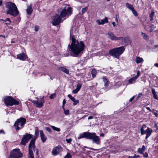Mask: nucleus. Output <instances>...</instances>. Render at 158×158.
<instances>
[{
    "label": "nucleus",
    "mask_w": 158,
    "mask_h": 158,
    "mask_svg": "<svg viewBox=\"0 0 158 158\" xmlns=\"http://www.w3.org/2000/svg\"><path fill=\"white\" fill-rule=\"evenodd\" d=\"M96 22L98 25L103 24L108 22V18L107 17H105L104 19H98L96 21Z\"/></svg>",
    "instance_id": "19"
},
{
    "label": "nucleus",
    "mask_w": 158,
    "mask_h": 158,
    "mask_svg": "<svg viewBox=\"0 0 158 158\" xmlns=\"http://www.w3.org/2000/svg\"><path fill=\"white\" fill-rule=\"evenodd\" d=\"M17 58L20 60H24L27 58V56L24 53H23L18 55Z\"/></svg>",
    "instance_id": "16"
},
{
    "label": "nucleus",
    "mask_w": 158,
    "mask_h": 158,
    "mask_svg": "<svg viewBox=\"0 0 158 158\" xmlns=\"http://www.w3.org/2000/svg\"><path fill=\"white\" fill-rule=\"evenodd\" d=\"M146 108L147 110H149V111H150V112H152V110L150 109L149 107H146Z\"/></svg>",
    "instance_id": "54"
},
{
    "label": "nucleus",
    "mask_w": 158,
    "mask_h": 158,
    "mask_svg": "<svg viewBox=\"0 0 158 158\" xmlns=\"http://www.w3.org/2000/svg\"><path fill=\"white\" fill-rule=\"evenodd\" d=\"M108 37L110 40L113 41H118L121 39V37H117L111 32H109L107 33Z\"/></svg>",
    "instance_id": "14"
},
{
    "label": "nucleus",
    "mask_w": 158,
    "mask_h": 158,
    "mask_svg": "<svg viewBox=\"0 0 158 158\" xmlns=\"http://www.w3.org/2000/svg\"><path fill=\"white\" fill-rule=\"evenodd\" d=\"M63 109L64 111V113L66 115H68L69 114V110H65L64 107H63Z\"/></svg>",
    "instance_id": "29"
},
{
    "label": "nucleus",
    "mask_w": 158,
    "mask_h": 158,
    "mask_svg": "<svg viewBox=\"0 0 158 158\" xmlns=\"http://www.w3.org/2000/svg\"><path fill=\"white\" fill-rule=\"evenodd\" d=\"M142 93H140V94H139L138 95V96L137 97V98H139L141 96H142Z\"/></svg>",
    "instance_id": "55"
},
{
    "label": "nucleus",
    "mask_w": 158,
    "mask_h": 158,
    "mask_svg": "<svg viewBox=\"0 0 158 158\" xmlns=\"http://www.w3.org/2000/svg\"><path fill=\"white\" fill-rule=\"evenodd\" d=\"M93 118V117L92 116H89L88 118V119L89 120L90 119H92Z\"/></svg>",
    "instance_id": "56"
},
{
    "label": "nucleus",
    "mask_w": 158,
    "mask_h": 158,
    "mask_svg": "<svg viewBox=\"0 0 158 158\" xmlns=\"http://www.w3.org/2000/svg\"><path fill=\"white\" fill-rule=\"evenodd\" d=\"M39 27L37 26H35V30L36 31H37L38 30Z\"/></svg>",
    "instance_id": "53"
},
{
    "label": "nucleus",
    "mask_w": 158,
    "mask_h": 158,
    "mask_svg": "<svg viewBox=\"0 0 158 158\" xmlns=\"http://www.w3.org/2000/svg\"><path fill=\"white\" fill-rule=\"evenodd\" d=\"M40 136L42 142L43 143L45 142L47 139L46 136L45 135L42 130H40Z\"/></svg>",
    "instance_id": "17"
},
{
    "label": "nucleus",
    "mask_w": 158,
    "mask_h": 158,
    "mask_svg": "<svg viewBox=\"0 0 158 158\" xmlns=\"http://www.w3.org/2000/svg\"><path fill=\"white\" fill-rule=\"evenodd\" d=\"M145 149V146L144 145H143L142 148H139L138 149V152L141 154H143Z\"/></svg>",
    "instance_id": "22"
},
{
    "label": "nucleus",
    "mask_w": 158,
    "mask_h": 158,
    "mask_svg": "<svg viewBox=\"0 0 158 158\" xmlns=\"http://www.w3.org/2000/svg\"><path fill=\"white\" fill-rule=\"evenodd\" d=\"M35 148L34 140H32L30 141L29 145V156L28 158H34L32 151V149Z\"/></svg>",
    "instance_id": "11"
},
{
    "label": "nucleus",
    "mask_w": 158,
    "mask_h": 158,
    "mask_svg": "<svg viewBox=\"0 0 158 158\" xmlns=\"http://www.w3.org/2000/svg\"><path fill=\"white\" fill-rule=\"evenodd\" d=\"M61 18L59 15H56L54 17L52 21V23L53 25L56 26L58 25L60 22Z\"/></svg>",
    "instance_id": "13"
},
{
    "label": "nucleus",
    "mask_w": 158,
    "mask_h": 158,
    "mask_svg": "<svg viewBox=\"0 0 158 158\" xmlns=\"http://www.w3.org/2000/svg\"><path fill=\"white\" fill-rule=\"evenodd\" d=\"M6 14L15 17L19 14V11L15 4L13 2H7L5 3Z\"/></svg>",
    "instance_id": "3"
},
{
    "label": "nucleus",
    "mask_w": 158,
    "mask_h": 158,
    "mask_svg": "<svg viewBox=\"0 0 158 158\" xmlns=\"http://www.w3.org/2000/svg\"><path fill=\"white\" fill-rule=\"evenodd\" d=\"M72 8L66 6L62 9L59 13L60 15V17L61 18L66 16L68 17L72 14Z\"/></svg>",
    "instance_id": "5"
},
{
    "label": "nucleus",
    "mask_w": 158,
    "mask_h": 158,
    "mask_svg": "<svg viewBox=\"0 0 158 158\" xmlns=\"http://www.w3.org/2000/svg\"><path fill=\"white\" fill-rule=\"evenodd\" d=\"M102 79H103V81L105 83V85H104L105 86H107L108 84V81L107 79L105 77H103L102 78Z\"/></svg>",
    "instance_id": "31"
},
{
    "label": "nucleus",
    "mask_w": 158,
    "mask_h": 158,
    "mask_svg": "<svg viewBox=\"0 0 158 158\" xmlns=\"http://www.w3.org/2000/svg\"><path fill=\"white\" fill-rule=\"evenodd\" d=\"M146 127L145 125H143V126L140 128V133L141 135H143L144 134H146L145 139H147L149 136H150L152 132V130L149 128L148 127L147 129L145 131L144 130V127Z\"/></svg>",
    "instance_id": "9"
},
{
    "label": "nucleus",
    "mask_w": 158,
    "mask_h": 158,
    "mask_svg": "<svg viewBox=\"0 0 158 158\" xmlns=\"http://www.w3.org/2000/svg\"><path fill=\"white\" fill-rule=\"evenodd\" d=\"M45 130L49 132H51L52 131L51 129L49 127H46L45 128Z\"/></svg>",
    "instance_id": "46"
},
{
    "label": "nucleus",
    "mask_w": 158,
    "mask_h": 158,
    "mask_svg": "<svg viewBox=\"0 0 158 158\" xmlns=\"http://www.w3.org/2000/svg\"><path fill=\"white\" fill-rule=\"evenodd\" d=\"M154 65L155 66L158 68V63H155Z\"/></svg>",
    "instance_id": "58"
},
{
    "label": "nucleus",
    "mask_w": 158,
    "mask_h": 158,
    "mask_svg": "<svg viewBox=\"0 0 158 158\" xmlns=\"http://www.w3.org/2000/svg\"><path fill=\"white\" fill-rule=\"evenodd\" d=\"M155 14V12L153 11L151 12V13L150 15V20L152 21L153 20V18Z\"/></svg>",
    "instance_id": "30"
},
{
    "label": "nucleus",
    "mask_w": 158,
    "mask_h": 158,
    "mask_svg": "<svg viewBox=\"0 0 158 158\" xmlns=\"http://www.w3.org/2000/svg\"><path fill=\"white\" fill-rule=\"evenodd\" d=\"M97 73L96 70L95 69H93L92 71L91 74L92 77L94 78L96 76Z\"/></svg>",
    "instance_id": "28"
},
{
    "label": "nucleus",
    "mask_w": 158,
    "mask_h": 158,
    "mask_svg": "<svg viewBox=\"0 0 158 158\" xmlns=\"http://www.w3.org/2000/svg\"><path fill=\"white\" fill-rule=\"evenodd\" d=\"M126 6L127 8L131 10L134 8L132 5L128 2L126 3Z\"/></svg>",
    "instance_id": "25"
},
{
    "label": "nucleus",
    "mask_w": 158,
    "mask_h": 158,
    "mask_svg": "<svg viewBox=\"0 0 158 158\" xmlns=\"http://www.w3.org/2000/svg\"><path fill=\"white\" fill-rule=\"evenodd\" d=\"M79 102V100H76L75 99V100L73 101V105H77Z\"/></svg>",
    "instance_id": "45"
},
{
    "label": "nucleus",
    "mask_w": 158,
    "mask_h": 158,
    "mask_svg": "<svg viewBox=\"0 0 158 158\" xmlns=\"http://www.w3.org/2000/svg\"><path fill=\"white\" fill-rule=\"evenodd\" d=\"M88 9L87 7H86L85 8H83L82 10V13L83 14H84L87 11Z\"/></svg>",
    "instance_id": "37"
},
{
    "label": "nucleus",
    "mask_w": 158,
    "mask_h": 158,
    "mask_svg": "<svg viewBox=\"0 0 158 158\" xmlns=\"http://www.w3.org/2000/svg\"><path fill=\"white\" fill-rule=\"evenodd\" d=\"M155 111H152V112L154 114L155 116L157 117L158 116V114L157 113L158 111L157 110H155Z\"/></svg>",
    "instance_id": "44"
},
{
    "label": "nucleus",
    "mask_w": 158,
    "mask_h": 158,
    "mask_svg": "<svg viewBox=\"0 0 158 158\" xmlns=\"http://www.w3.org/2000/svg\"><path fill=\"white\" fill-rule=\"evenodd\" d=\"M56 96V94H53L50 96V98L51 99H52L54 98Z\"/></svg>",
    "instance_id": "40"
},
{
    "label": "nucleus",
    "mask_w": 158,
    "mask_h": 158,
    "mask_svg": "<svg viewBox=\"0 0 158 158\" xmlns=\"http://www.w3.org/2000/svg\"><path fill=\"white\" fill-rule=\"evenodd\" d=\"M23 156L19 149H14L11 152L9 158H20Z\"/></svg>",
    "instance_id": "8"
},
{
    "label": "nucleus",
    "mask_w": 158,
    "mask_h": 158,
    "mask_svg": "<svg viewBox=\"0 0 158 158\" xmlns=\"http://www.w3.org/2000/svg\"><path fill=\"white\" fill-rule=\"evenodd\" d=\"M143 156L147 158L148 157V154L147 152H145L143 154Z\"/></svg>",
    "instance_id": "49"
},
{
    "label": "nucleus",
    "mask_w": 158,
    "mask_h": 158,
    "mask_svg": "<svg viewBox=\"0 0 158 158\" xmlns=\"http://www.w3.org/2000/svg\"><path fill=\"white\" fill-rule=\"evenodd\" d=\"M141 35H142L143 38L145 39H147L148 38V35L145 33L141 32Z\"/></svg>",
    "instance_id": "33"
},
{
    "label": "nucleus",
    "mask_w": 158,
    "mask_h": 158,
    "mask_svg": "<svg viewBox=\"0 0 158 158\" xmlns=\"http://www.w3.org/2000/svg\"><path fill=\"white\" fill-rule=\"evenodd\" d=\"M121 40L122 44H128L130 43V38L129 37H121Z\"/></svg>",
    "instance_id": "18"
},
{
    "label": "nucleus",
    "mask_w": 158,
    "mask_h": 158,
    "mask_svg": "<svg viewBox=\"0 0 158 158\" xmlns=\"http://www.w3.org/2000/svg\"><path fill=\"white\" fill-rule=\"evenodd\" d=\"M152 92L153 94V95L156 94V92H155V89H152Z\"/></svg>",
    "instance_id": "51"
},
{
    "label": "nucleus",
    "mask_w": 158,
    "mask_h": 158,
    "mask_svg": "<svg viewBox=\"0 0 158 158\" xmlns=\"http://www.w3.org/2000/svg\"><path fill=\"white\" fill-rule=\"evenodd\" d=\"M139 155H136L135 154H134V156H129L128 157L129 158H137L138 157H139Z\"/></svg>",
    "instance_id": "39"
},
{
    "label": "nucleus",
    "mask_w": 158,
    "mask_h": 158,
    "mask_svg": "<svg viewBox=\"0 0 158 158\" xmlns=\"http://www.w3.org/2000/svg\"><path fill=\"white\" fill-rule=\"evenodd\" d=\"M59 69L67 74H68L69 73V70L64 67H60Z\"/></svg>",
    "instance_id": "24"
},
{
    "label": "nucleus",
    "mask_w": 158,
    "mask_h": 158,
    "mask_svg": "<svg viewBox=\"0 0 158 158\" xmlns=\"http://www.w3.org/2000/svg\"><path fill=\"white\" fill-rule=\"evenodd\" d=\"M2 3V0H0V6H1Z\"/></svg>",
    "instance_id": "61"
},
{
    "label": "nucleus",
    "mask_w": 158,
    "mask_h": 158,
    "mask_svg": "<svg viewBox=\"0 0 158 158\" xmlns=\"http://www.w3.org/2000/svg\"><path fill=\"white\" fill-rule=\"evenodd\" d=\"M78 31L76 27H72L70 32V40L71 43L68 46L71 55L73 57H77L81 55L84 49L85 45L83 41L79 42L74 37V34L77 33Z\"/></svg>",
    "instance_id": "1"
},
{
    "label": "nucleus",
    "mask_w": 158,
    "mask_h": 158,
    "mask_svg": "<svg viewBox=\"0 0 158 158\" xmlns=\"http://www.w3.org/2000/svg\"><path fill=\"white\" fill-rule=\"evenodd\" d=\"M131 11H132V13L135 16H137L138 15V14L136 11L134 9V8L132 9Z\"/></svg>",
    "instance_id": "34"
},
{
    "label": "nucleus",
    "mask_w": 158,
    "mask_h": 158,
    "mask_svg": "<svg viewBox=\"0 0 158 158\" xmlns=\"http://www.w3.org/2000/svg\"><path fill=\"white\" fill-rule=\"evenodd\" d=\"M135 61L137 64H142L144 61L143 58L139 56H136L135 59Z\"/></svg>",
    "instance_id": "21"
},
{
    "label": "nucleus",
    "mask_w": 158,
    "mask_h": 158,
    "mask_svg": "<svg viewBox=\"0 0 158 158\" xmlns=\"http://www.w3.org/2000/svg\"><path fill=\"white\" fill-rule=\"evenodd\" d=\"M140 72L139 71H138L137 72V75H136L135 76V77L137 79V78H138V77L139 76V75H140Z\"/></svg>",
    "instance_id": "42"
},
{
    "label": "nucleus",
    "mask_w": 158,
    "mask_h": 158,
    "mask_svg": "<svg viewBox=\"0 0 158 158\" xmlns=\"http://www.w3.org/2000/svg\"><path fill=\"white\" fill-rule=\"evenodd\" d=\"M66 101L65 100V99H64L63 101L62 107H64V104H65V103H66Z\"/></svg>",
    "instance_id": "50"
},
{
    "label": "nucleus",
    "mask_w": 158,
    "mask_h": 158,
    "mask_svg": "<svg viewBox=\"0 0 158 158\" xmlns=\"http://www.w3.org/2000/svg\"><path fill=\"white\" fill-rule=\"evenodd\" d=\"M3 131L2 130H0V133L2 132H3Z\"/></svg>",
    "instance_id": "63"
},
{
    "label": "nucleus",
    "mask_w": 158,
    "mask_h": 158,
    "mask_svg": "<svg viewBox=\"0 0 158 158\" xmlns=\"http://www.w3.org/2000/svg\"><path fill=\"white\" fill-rule=\"evenodd\" d=\"M85 138L87 139H90L92 140V143L97 145H99L101 143L100 138L96 135L95 133H92L88 132H85L80 135L78 138V139Z\"/></svg>",
    "instance_id": "2"
},
{
    "label": "nucleus",
    "mask_w": 158,
    "mask_h": 158,
    "mask_svg": "<svg viewBox=\"0 0 158 158\" xmlns=\"http://www.w3.org/2000/svg\"><path fill=\"white\" fill-rule=\"evenodd\" d=\"M155 127H156L157 128V127H158V126H157V124H155Z\"/></svg>",
    "instance_id": "64"
},
{
    "label": "nucleus",
    "mask_w": 158,
    "mask_h": 158,
    "mask_svg": "<svg viewBox=\"0 0 158 158\" xmlns=\"http://www.w3.org/2000/svg\"><path fill=\"white\" fill-rule=\"evenodd\" d=\"M32 135L30 134H27L24 135L22 140L21 144L25 145L28 141L32 137Z\"/></svg>",
    "instance_id": "12"
},
{
    "label": "nucleus",
    "mask_w": 158,
    "mask_h": 158,
    "mask_svg": "<svg viewBox=\"0 0 158 158\" xmlns=\"http://www.w3.org/2000/svg\"><path fill=\"white\" fill-rule=\"evenodd\" d=\"M32 10L31 5L27 7V12L28 14L31 15L32 12Z\"/></svg>",
    "instance_id": "23"
},
{
    "label": "nucleus",
    "mask_w": 158,
    "mask_h": 158,
    "mask_svg": "<svg viewBox=\"0 0 158 158\" xmlns=\"http://www.w3.org/2000/svg\"><path fill=\"white\" fill-rule=\"evenodd\" d=\"M68 97L70 99H71L72 101H73L75 99V98L73 97L71 95L68 94Z\"/></svg>",
    "instance_id": "36"
},
{
    "label": "nucleus",
    "mask_w": 158,
    "mask_h": 158,
    "mask_svg": "<svg viewBox=\"0 0 158 158\" xmlns=\"http://www.w3.org/2000/svg\"><path fill=\"white\" fill-rule=\"evenodd\" d=\"M26 119L23 118L18 119L15 122L14 126L16 130L18 131L22 129L26 122Z\"/></svg>",
    "instance_id": "6"
},
{
    "label": "nucleus",
    "mask_w": 158,
    "mask_h": 158,
    "mask_svg": "<svg viewBox=\"0 0 158 158\" xmlns=\"http://www.w3.org/2000/svg\"><path fill=\"white\" fill-rule=\"evenodd\" d=\"M81 85L80 84H78L77 85L76 89H77L78 90H79L81 88Z\"/></svg>",
    "instance_id": "38"
},
{
    "label": "nucleus",
    "mask_w": 158,
    "mask_h": 158,
    "mask_svg": "<svg viewBox=\"0 0 158 158\" xmlns=\"http://www.w3.org/2000/svg\"><path fill=\"white\" fill-rule=\"evenodd\" d=\"M35 98L37 100H36L32 101V102L37 107L39 108H41L43 106V104L44 102L43 98H39L36 97H35Z\"/></svg>",
    "instance_id": "10"
},
{
    "label": "nucleus",
    "mask_w": 158,
    "mask_h": 158,
    "mask_svg": "<svg viewBox=\"0 0 158 158\" xmlns=\"http://www.w3.org/2000/svg\"><path fill=\"white\" fill-rule=\"evenodd\" d=\"M125 49L124 46H121L110 50L108 53L110 56L114 58L118 59L120 56L124 52Z\"/></svg>",
    "instance_id": "4"
},
{
    "label": "nucleus",
    "mask_w": 158,
    "mask_h": 158,
    "mask_svg": "<svg viewBox=\"0 0 158 158\" xmlns=\"http://www.w3.org/2000/svg\"><path fill=\"white\" fill-rule=\"evenodd\" d=\"M65 140L67 143H71L72 139L70 138L69 139H66Z\"/></svg>",
    "instance_id": "41"
},
{
    "label": "nucleus",
    "mask_w": 158,
    "mask_h": 158,
    "mask_svg": "<svg viewBox=\"0 0 158 158\" xmlns=\"http://www.w3.org/2000/svg\"><path fill=\"white\" fill-rule=\"evenodd\" d=\"M4 21L6 22L5 23L6 24H10L11 22L10 19L8 18L6 19Z\"/></svg>",
    "instance_id": "32"
},
{
    "label": "nucleus",
    "mask_w": 158,
    "mask_h": 158,
    "mask_svg": "<svg viewBox=\"0 0 158 158\" xmlns=\"http://www.w3.org/2000/svg\"><path fill=\"white\" fill-rule=\"evenodd\" d=\"M154 98L157 99L158 100V96L156 94L153 95Z\"/></svg>",
    "instance_id": "47"
},
{
    "label": "nucleus",
    "mask_w": 158,
    "mask_h": 158,
    "mask_svg": "<svg viewBox=\"0 0 158 158\" xmlns=\"http://www.w3.org/2000/svg\"><path fill=\"white\" fill-rule=\"evenodd\" d=\"M0 37H2L4 38H5V35H0Z\"/></svg>",
    "instance_id": "62"
},
{
    "label": "nucleus",
    "mask_w": 158,
    "mask_h": 158,
    "mask_svg": "<svg viewBox=\"0 0 158 158\" xmlns=\"http://www.w3.org/2000/svg\"><path fill=\"white\" fill-rule=\"evenodd\" d=\"M79 91V90H78L76 88V89H75L73 90L72 93H73L74 94H77V92Z\"/></svg>",
    "instance_id": "43"
},
{
    "label": "nucleus",
    "mask_w": 158,
    "mask_h": 158,
    "mask_svg": "<svg viewBox=\"0 0 158 158\" xmlns=\"http://www.w3.org/2000/svg\"><path fill=\"white\" fill-rule=\"evenodd\" d=\"M100 136L101 137H103L104 136V134L102 133L100 135Z\"/></svg>",
    "instance_id": "59"
},
{
    "label": "nucleus",
    "mask_w": 158,
    "mask_h": 158,
    "mask_svg": "<svg viewBox=\"0 0 158 158\" xmlns=\"http://www.w3.org/2000/svg\"><path fill=\"white\" fill-rule=\"evenodd\" d=\"M112 24L114 27L116 26L115 23L114 22H113Z\"/></svg>",
    "instance_id": "57"
},
{
    "label": "nucleus",
    "mask_w": 158,
    "mask_h": 158,
    "mask_svg": "<svg viewBox=\"0 0 158 158\" xmlns=\"http://www.w3.org/2000/svg\"><path fill=\"white\" fill-rule=\"evenodd\" d=\"M62 148L60 146H58L52 149V153L53 155H56L62 150Z\"/></svg>",
    "instance_id": "15"
},
{
    "label": "nucleus",
    "mask_w": 158,
    "mask_h": 158,
    "mask_svg": "<svg viewBox=\"0 0 158 158\" xmlns=\"http://www.w3.org/2000/svg\"><path fill=\"white\" fill-rule=\"evenodd\" d=\"M87 116L86 115H84V116H83L81 118H80V119H83L84 118H85V117H86V116Z\"/></svg>",
    "instance_id": "60"
},
{
    "label": "nucleus",
    "mask_w": 158,
    "mask_h": 158,
    "mask_svg": "<svg viewBox=\"0 0 158 158\" xmlns=\"http://www.w3.org/2000/svg\"><path fill=\"white\" fill-rule=\"evenodd\" d=\"M50 127L54 131H56L58 132H60V129L59 128L57 127L53 126H51Z\"/></svg>",
    "instance_id": "27"
},
{
    "label": "nucleus",
    "mask_w": 158,
    "mask_h": 158,
    "mask_svg": "<svg viewBox=\"0 0 158 158\" xmlns=\"http://www.w3.org/2000/svg\"><path fill=\"white\" fill-rule=\"evenodd\" d=\"M5 102L6 106H11L14 105L19 104V102L12 97L8 96L5 99Z\"/></svg>",
    "instance_id": "7"
},
{
    "label": "nucleus",
    "mask_w": 158,
    "mask_h": 158,
    "mask_svg": "<svg viewBox=\"0 0 158 158\" xmlns=\"http://www.w3.org/2000/svg\"><path fill=\"white\" fill-rule=\"evenodd\" d=\"M137 79L135 77L129 79L128 81L129 84H130L134 83Z\"/></svg>",
    "instance_id": "26"
},
{
    "label": "nucleus",
    "mask_w": 158,
    "mask_h": 158,
    "mask_svg": "<svg viewBox=\"0 0 158 158\" xmlns=\"http://www.w3.org/2000/svg\"><path fill=\"white\" fill-rule=\"evenodd\" d=\"M34 150V151L35 152V151H36V155H38V154H39V153H38V150L37 149H35V148H34V149H33Z\"/></svg>",
    "instance_id": "48"
},
{
    "label": "nucleus",
    "mask_w": 158,
    "mask_h": 158,
    "mask_svg": "<svg viewBox=\"0 0 158 158\" xmlns=\"http://www.w3.org/2000/svg\"><path fill=\"white\" fill-rule=\"evenodd\" d=\"M72 156L69 153H68L64 158H72Z\"/></svg>",
    "instance_id": "35"
},
{
    "label": "nucleus",
    "mask_w": 158,
    "mask_h": 158,
    "mask_svg": "<svg viewBox=\"0 0 158 158\" xmlns=\"http://www.w3.org/2000/svg\"><path fill=\"white\" fill-rule=\"evenodd\" d=\"M39 129L38 127H36L35 128V137L33 138L31 140V141L32 140H34V143H35V139L38 138L39 135Z\"/></svg>",
    "instance_id": "20"
},
{
    "label": "nucleus",
    "mask_w": 158,
    "mask_h": 158,
    "mask_svg": "<svg viewBox=\"0 0 158 158\" xmlns=\"http://www.w3.org/2000/svg\"><path fill=\"white\" fill-rule=\"evenodd\" d=\"M134 97L135 96H133V97H131L129 100V101L130 102H131L134 99Z\"/></svg>",
    "instance_id": "52"
}]
</instances>
